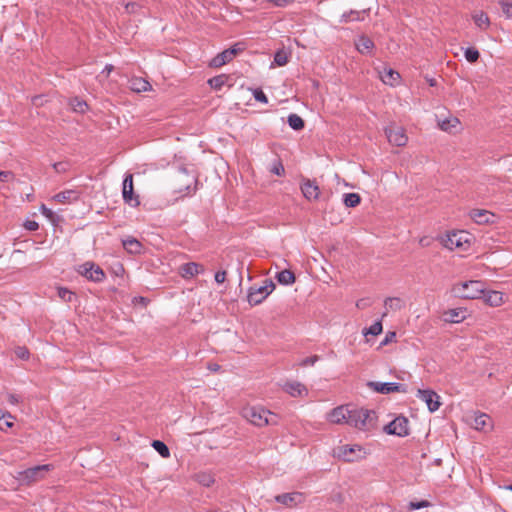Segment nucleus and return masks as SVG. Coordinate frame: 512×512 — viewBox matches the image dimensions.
Here are the masks:
<instances>
[{
    "mask_svg": "<svg viewBox=\"0 0 512 512\" xmlns=\"http://www.w3.org/2000/svg\"><path fill=\"white\" fill-rule=\"evenodd\" d=\"M196 481L205 487H210L214 484L215 478L211 473L200 472L196 475Z\"/></svg>",
    "mask_w": 512,
    "mask_h": 512,
    "instance_id": "nucleus-31",
    "label": "nucleus"
},
{
    "mask_svg": "<svg viewBox=\"0 0 512 512\" xmlns=\"http://www.w3.org/2000/svg\"><path fill=\"white\" fill-rule=\"evenodd\" d=\"M417 397L422 400L429 412H436L442 405L441 396L430 388L418 389Z\"/></svg>",
    "mask_w": 512,
    "mask_h": 512,
    "instance_id": "nucleus-6",
    "label": "nucleus"
},
{
    "mask_svg": "<svg viewBox=\"0 0 512 512\" xmlns=\"http://www.w3.org/2000/svg\"><path fill=\"white\" fill-rule=\"evenodd\" d=\"M363 450L360 446H342L339 448V456L347 462H353L363 457Z\"/></svg>",
    "mask_w": 512,
    "mask_h": 512,
    "instance_id": "nucleus-14",
    "label": "nucleus"
},
{
    "mask_svg": "<svg viewBox=\"0 0 512 512\" xmlns=\"http://www.w3.org/2000/svg\"><path fill=\"white\" fill-rule=\"evenodd\" d=\"M368 305L367 301L365 299H360L357 301L356 306L359 309H364Z\"/></svg>",
    "mask_w": 512,
    "mask_h": 512,
    "instance_id": "nucleus-58",
    "label": "nucleus"
},
{
    "mask_svg": "<svg viewBox=\"0 0 512 512\" xmlns=\"http://www.w3.org/2000/svg\"><path fill=\"white\" fill-rule=\"evenodd\" d=\"M242 416L255 426L276 425V421L268 419L270 411L258 406H245L241 410Z\"/></svg>",
    "mask_w": 512,
    "mask_h": 512,
    "instance_id": "nucleus-3",
    "label": "nucleus"
},
{
    "mask_svg": "<svg viewBox=\"0 0 512 512\" xmlns=\"http://www.w3.org/2000/svg\"><path fill=\"white\" fill-rule=\"evenodd\" d=\"M452 292L459 298L478 299L484 294V283L477 280L457 283L453 286Z\"/></svg>",
    "mask_w": 512,
    "mask_h": 512,
    "instance_id": "nucleus-2",
    "label": "nucleus"
},
{
    "mask_svg": "<svg viewBox=\"0 0 512 512\" xmlns=\"http://www.w3.org/2000/svg\"><path fill=\"white\" fill-rule=\"evenodd\" d=\"M129 83L131 90L138 93L145 92L151 89V84L141 77H134L129 81Z\"/></svg>",
    "mask_w": 512,
    "mask_h": 512,
    "instance_id": "nucleus-25",
    "label": "nucleus"
},
{
    "mask_svg": "<svg viewBox=\"0 0 512 512\" xmlns=\"http://www.w3.org/2000/svg\"><path fill=\"white\" fill-rule=\"evenodd\" d=\"M289 56L286 51L278 50L274 55V63L278 66H284L288 63Z\"/></svg>",
    "mask_w": 512,
    "mask_h": 512,
    "instance_id": "nucleus-38",
    "label": "nucleus"
},
{
    "mask_svg": "<svg viewBox=\"0 0 512 512\" xmlns=\"http://www.w3.org/2000/svg\"><path fill=\"white\" fill-rule=\"evenodd\" d=\"M471 219L477 224L494 223L495 215L487 210L474 209L470 212Z\"/></svg>",
    "mask_w": 512,
    "mask_h": 512,
    "instance_id": "nucleus-18",
    "label": "nucleus"
},
{
    "mask_svg": "<svg viewBox=\"0 0 512 512\" xmlns=\"http://www.w3.org/2000/svg\"><path fill=\"white\" fill-rule=\"evenodd\" d=\"M267 3L273 4L276 7H285L295 0H265Z\"/></svg>",
    "mask_w": 512,
    "mask_h": 512,
    "instance_id": "nucleus-51",
    "label": "nucleus"
},
{
    "mask_svg": "<svg viewBox=\"0 0 512 512\" xmlns=\"http://www.w3.org/2000/svg\"><path fill=\"white\" fill-rule=\"evenodd\" d=\"M14 353L17 356V358H19L21 360H27L30 355L29 350L24 346L16 347L14 350Z\"/></svg>",
    "mask_w": 512,
    "mask_h": 512,
    "instance_id": "nucleus-45",
    "label": "nucleus"
},
{
    "mask_svg": "<svg viewBox=\"0 0 512 512\" xmlns=\"http://www.w3.org/2000/svg\"><path fill=\"white\" fill-rule=\"evenodd\" d=\"M50 470V465H38L35 467L28 468L23 471H19L15 478L21 483L30 485L44 478L47 471Z\"/></svg>",
    "mask_w": 512,
    "mask_h": 512,
    "instance_id": "nucleus-4",
    "label": "nucleus"
},
{
    "mask_svg": "<svg viewBox=\"0 0 512 512\" xmlns=\"http://www.w3.org/2000/svg\"><path fill=\"white\" fill-rule=\"evenodd\" d=\"M471 425L476 430L486 431L492 428V421L489 415L485 413H478L473 416Z\"/></svg>",
    "mask_w": 512,
    "mask_h": 512,
    "instance_id": "nucleus-19",
    "label": "nucleus"
},
{
    "mask_svg": "<svg viewBox=\"0 0 512 512\" xmlns=\"http://www.w3.org/2000/svg\"><path fill=\"white\" fill-rule=\"evenodd\" d=\"M439 127L445 132H452L459 124L460 121L456 117L448 118L443 121H439Z\"/></svg>",
    "mask_w": 512,
    "mask_h": 512,
    "instance_id": "nucleus-30",
    "label": "nucleus"
},
{
    "mask_svg": "<svg viewBox=\"0 0 512 512\" xmlns=\"http://www.w3.org/2000/svg\"><path fill=\"white\" fill-rule=\"evenodd\" d=\"M445 320L452 323H459L466 318V309L455 308L444 312Z\"/></svg>",
    "mask_w": 512,
    "mask_h": 512,
    "instance_id": "nucleus-21",
    "label": "nucleus"
},
{
    "mask_svg": "<svg viewBox=\"0 0 512 512\" xmlns=\"http://www.w3.org/2000/svg\"><path fill=\"white\" fill-rule=\"evenodd\" d=\"M4 425H5V426H7V427H11V426H12V423H11V422H9V421H5V422H4Z\"/></svg>",
    "mask_w": 512,
    "mask_h": 512,
    "instance_id": "nucleus-64",
    "label": "nucleus"
},
{
    "mask_svg": "<svg viewBox=\"0 0 512 512\" xmlns=\"http://www.w3.org/2000/svg\"><path fill=\"white\" fill-rule=\"evenodd\" d=\"M500 5L502 8L503 14L507 18H511L512 17V3L502 0V1H500Z\"/></svg>",
    "mask_w": 512,
    "mask_h": 512,
    "instance_id": "nucleus-46",
    "label": "nucleus"
},
{
    "mask_svg": "<svg viewBox=\"0 0 512 512\" xmlns=\"http://www.w3.org/2000/svg\"><path fill=\"white\" fill-rule=\"evenodd\" d=\"M480 57L479 51L475 48H467L465 58L470 63H475Z\"/></svg>",
    "mask_w": 512,
    "mask_h": 512,
    "instance_id": "nucleus-43",
    "label": "nucleus"
},
{
    "mask_svg": "<svg viewBox=\"0 0 512 512\" xmlns=\"http://www.w3.org/2000/svg\"><path fill=\"white\" fill-rule=\"evenodd\" d=\"M13 178V173L11 171H0V181L8 182Z\"/></svg>",
    "mask_w": 512,
    "mask_h": 512,
    "instance_id": "nucleus-55",
    "label": "nucleus"
},
{
    "mask_svg": "<svg viewBox=\"0 0 512 512\" xmlns=\"http://www.w3.org/2000/svg\"><path fill=\"white\" fill-rule=\"evenodd\" d=\"M350 406L351 405H342V406H338V407L334 408L328 414V420L334 424L346 423L347 419H348V415L350 413Z\"/></svg>",
    "mask_w": 512,
    "mask_h": 512,
    "instance_id": "nucleus-15",
    "label": "nucleus"
},
{
    "mask_svg": "<svg viewBox=\"0 0 512 512\" xmlns=\"http://www.w3.org/2000/svg\"><path fill=\"white\" fill-rule=\"evenodd\" d=\"M483 297H484V301L485 303H487L488 305L492 306V307H498L500 305L503 304L504 300H503V293L502 292H499V291H488L487 293L484 292V294H482Z\"/></svg>",
    "mask_w": 512,
    "mask_h": 512,
    "instance_id": "nucleus-22",
    "label": "nucleus"
},
{
    "mask_svg": "<svg viewBox=\"0 0 512 512\" xmlns=\"http://www.w3.org/2000/svg\"><path fill=\"white\" fill-rule=\"evenodd\" d=\"M209 368L213 371H216V370H218L219 366L217 364H214V365L209 366Z\"/></svg>",
    "mask_w": 512,
    "mask_h": 512,
    "instance_id": "nucleus-63",
    "label": "nucleus"
},
{
    "mask_svg": "<svg viewBox=\"0 0 512 512\" xmlns=\"http://www.w3.org/2000/svg\"><path fill=\"white\" fill-rule=\"evenodd\" d=\"M70 105L72 109L78 113H84L88 108L87 103L85 101L80 100L79 98H73L70 101Z\"/></svg>",
    "mask_w": 512,
    "mask_h": 512,
    "instance_id": "nucleus-37",
    "label": "nucleus"
},
{
    "mask_svg": "<svg viewBox=\"0 0 512 512\" xmlns=\"http://www.w3.org/2000/svg\"><path fill=\"white\" fill-rule=\"evenodd\" d=\"M382 323L381 321H376L374 324H372L368 329H364V334L365 335H373V336H377L379 335L381 332H382Z\"/></svg>",
    "mask_w": 512,
    "mask_h": 512,
    "instance_id": "nucleus-42",
    "label": "nucleus"
},
{
    "mask_svg": "<svg viewBox=\"0 0 512 512\" xmlns=\"http://www.w3.org/2000/svg\"><path fill=\"white\" fill-rule=\"evenodd\" d=\"M8 401L11 404H17L19 402V397L17 395H14V394H9L8 395Z\"/></svg>",
    "mask_w": 512,
    "mask_h": 512,
    "instance_id": "nucleus-57",
    "label": "nucleus"
},
{
    "mask_svg": "<svg viewBox=\"0 0 512 512\" xmlns=\"http://www.w3.org/2000/svg\"><path fill=\"white\" fill-rule=\"evenodd\" d=\"M24 227L29 231H36L39 228V225L36 221L33 220H27L24 223Z\"/></svg>",
    "mask_w": 512,
    "mask_h": 512,
    "instance_id": "nucleus-53",
    "label": "nucleus"
},
{
    "mask_svg": "<svg viewBox=\"0 0 512 512\" xmlns=\"http://www.w3.org/2000/svg\"><path fill=\"white\" fill-rule=\"evenodd\" d=\"M79 198V193L75 190H65L54 196V200L59 203H70L76 201Z\"/></svg>",
    "mask_w": 512,
    "mask_h": 512,
    "instance_id": "nucleus-24",
    "label": "nucleus"
},
{
    "mask_svg": "<svg viewBox=\"0 0 512 512\" xmlns=\"http://www.w3.org/2000/svg\"><path fill=\"white\" fill-rule=\"evenodd\" d=\"M385 308L388 310H400L403 307V302L398 297H389L384 302Z\"/></svg>",
    "mask_w": 512,
    "mask_h": 512,
    "instance_id": "nucleus-34",
    "label": "nucleus"
},
{
    "mask_svg": "<svg viewBox=\"0 0 512 512\" xmlns=\"http://www.w3.org/2000/svg\"><path fill=\"white\" fill-rule=\"evenodd\" d=\"M203 272V265L196 262L185 263L179 268V273L183 278H191Z\"/></svg>",
    "mask_w": 512,
    "mask_h": 512,
    "instance_id": "nucleus-17",
    "label": "nucleus"
},
{
    "mask_svg": "<svg viewBox=\"0 0 512 512\" xmlns=\"http://www.w3.org/2000/svg\"><path fill=\"white\" fill-rule=\"evenodd\" d=\"M367 384L374 385V384H395V383L394 382H373V381H370Z\"/></svg>",
    "mask_w": 512,
    "mask_h": 512,
    "instance_id": "nucleus-62",
    "label": "nucleus"
},
{
    "mask_svg": "<svg viewBox=\"0 0 512 512\" xmlns=\"http://www.w3.org/2000/svg\"><path fill=\"white\" fill-rule=\"evenodd\" d=\"M431 506H432V504L428 500H421V501H410L407 508L409 511H413V510H418V509L427 508V507H431Z\"/></svg>",
    "mask_w": 512,
    "mask_h": 512,
    "instance_id": "nucleus-41",
    "label": "nucleus"
},
{
    "mask_svg": "<svg viewBox=\"0 0 512 512\" xmlns=\"http://www.w3.org/2000/svg\"><path fill=\"white\" fill-rule=\"evenodd\" d=\"M227 77L225 75L215 76L208 80L209 85L215 89L220 90L226 83Z\"/></svg>",
    "mask_w": 512,
    "mask_h": 512,
    "instance_id": "nucleus-36",
    "label": "nucleus"
},
{
    "mask_svg": "<svg viewBox=\"0 0 512 512\" xmlns=\"http://www.w3.org/2000/svg\"><path fill=\"white\" fill-rule=\"evenodd\" d=\"M284 391L291 397H305L308 395L307 386H283Z\"/></svg>",
    "mask_w": 512,
    "mask_h": 512,
    "instance_id": "nucleus-27",
    "label": "nucleus"
},
{
    "mask_svg": "<svg viewBox=\"0 0 512 512\" xmlns=\"http://www.w3.org/2000/svg\"><path fill=\"white\" fill-rule=\"evenodd\" d=\"M58 295L61 299H63L66 302L72 301V298L74 296V294L66 288H60L58 291Z\"/></svg>",
    "mask_w": 512,
    "mask_h": 512,
    "instance_id": "nucleus-47",
    "label": "nucleus"
},
{
    "mask_svg": "<svg viewBox=\"0 0 512 512\" xmlns=\"http://www.w3.org/2000/svg\"><path fill=\"white\" fill-rule=\"evenodd\" d=\"M78 272L87 279L94 282H102L105 279V273L100 266L93 262H86L79 266Z\"/></svg>",
    "mask_w": 512,
    "mask_h": 512,
    "instance_id": "nucleus-9",
    "label": "nucleus"
},
{
    "mask_svg": "<svg viewBox=\"0 0 512 512\" xmlns=\"http://www.w3.org/2000/svg\"><path fill=\"white\" fill-rule=\"evenodd\" d=\"M267 417L268 419H270L271 421H276V424L278 423V417L275 415V414H272L270 412V414H267Z\"/></svg>",
    "mask_w": 512,
    "mask_h": 512,
    "instance_id": "nucleus-61",
    "label": "nucleus"
},
{
    "mask_svg": "<svg viewBox=\"0 0 512 512\" xmlns=\"http://www.w3.org/2000/svg\"><path fill=\"white\" fill-rule=\"evenodd\" d=\"M242 51V48L239 46V44L234 45L233 47L226 49L222 51L221 53L217 54L210 62L211 67H221L228 62H230L236 55H238L239 52Z\"/></svg>",
    "mask_w": 512,
    "mask_h": 512,
    "instance_id": "nucleus-10",
    "label": "nucleus"
},
{
    "mask_svg": "<svg viewBox=\"0 0 512 512\" xmlns=\"http://www.w3.org/2000/svg\"><path fill=\"white\" fill-rule=\"evenodd\" d=\"M32 101H33V104L36 106L42 105V103H43L42 96H36L33 98Z\"/></svg>",
    "mask_w": 512,
    "mask_h": 512,
    "instance_id": "nucleus-60",
    "label": "nucleus"
},
{
    "mask_svg": "<svg viewBox=\"0 0 512 512\" xmlns=\"http://www.w3.org/2000/svg\"><path fill=\"white\" fill-rule=\"evenodd\" d=\"M122 195L127 204L131 206H138L140 204L138 196L134 194L132 174H127L123 180Z\"/></svg>",
    "mask_w": 512,
    "mask_h": 512,
    "instance_id": "nucleus-11",
    "label": "nucleus"
},
{
    "mask_svg": "<svg viewBox=\"0 0 512 512\" xmlns=\"http://www.w3.org/2000/svg\"><path fill=\"white\" fill-rule=\"evenodd\" d=\"M270 172L273 173V174H276L278 176H283L284 173H285V169H284V166L282 164V162L277 159L275 160L271 167H270Z\"/></svg>",
    "mask_w": 512,
    "mask_h": 512,
    "instance_id": "nucleus-44",
    "label": "nucleus"
},
{
    "mask_svg": "<svg viewBox=\"0 0 512 512\" xmlns=\"http://www.w3.org/2000/svg\"><path fill=\"white\" fill-rule=\"evenodd\" d=\"M355 46L361 54H368L374 48V43L369 37L362 35L356 40Z\"/></svg>",
    "mask_w": 512,
    "mask_h": 512,
    "instance_id": "nucleus-23",
    "label": "nucleus"
},
{
    "mask_svg": "<svg viewBox=\"0 0 512 512\" xmlns=\"http://www.w3.org/2000/svg\"><path fill=\"white\" fill-rule=\"evenodd\" d=\"M362 19H363L362 13L359 11H350V12L344 13L342 15V21L345 23L351 22V21H360Z\"/></svg>",
    "mask_w": 512,
    "mask_h": 512,
    "instance_id": "nucleus-40",
    "label": "nucleus"
},
{
    "mask_svg": "<svg viewBox=\"0 0 512 512\" xmlns=\"http://www.w3.org/2000/svg\"><path fill=\"white\" fill-rule=\"evenodd\" d=\"M124 249L131 254H139L142 250V244L133 237H128L122 241Z\"/></svg>",
    "mask_w": 512,
    "mask_h": 512,
    "instance_id": "nucleus-26",
    "label": "nucleus"
},
{
    "mask_svg": "<svg viewBox=\"0 0 512 512\" xmlns=\"http://www.w3.org/2000/svg\"><path fill=\"white\" fill-rule=\"evenodd\" d=\"M395 337H396L395 332H388L380 345L381 346L387 345L388 343L392 342L395 339Z\"/></svg>",
    "mask_w": 512,
    "mask_h": 512,
    "instance_id": "nucleus-56",
    "label": "nucleus"
},
{
    "mask_svg": "<svg viewBox=\"0 0 512 512\" xmlns=\"http://www.w3.org/2000/svg\"><path fill=\"white\" fill-rule=\"evenodd\" d=\"M465 243H468V234L464 231L450 233L444 240V246L450 250L461 248Z\"/></svg>",
    "mask_w": 512,
    "mask_h": 512,
    "instance_id": "nucleus-13",
    "label": "nucleus"
},
{
    "mask_svg": "<svg viewBox=\"0 0 512 512\" xmlns=\"http://www.w3.org/2000/svg\"><path fill=\"white\" fill-rule=\"evenodd\" d=\"M288 124L292 129L296 131L302 130L305 125L304 120L295 113H292L288 116Z\"/></svg>",
    "mask_w": 512,
    "mask_h": 512,
    "instance_id": "nucleus-33",
    "label": "nucleus"
},
{
    "mask_svg": "<svg viewBox=\"0 0 512 512\" xmlns=\"http://www.w3.org/2000/svg\"><path fill=\"white\" fill-rule=\"evenodd\" d=\"M191 184H196V179L194 177L191 178L190 184H188L185 188L186 194H189L191 191L195 190V187L193 189L191 188Z\"/></svg>",
    "mask_w": 512,
    "mask_h": 512,
    "instance_id": "nucleus-59",
    "label": "nucleus"
},
{
    "mask_svg": "<svg viewBox=\"0 0 512 512\" xmlns=\"http://www.w3.org/2000/svg\"><path fill=\"white\" fill-rule=\"evenodd\" d=\"M114 66L111 64H107L102 72L97 76L100 80L105 79L109 76V74L113 71Z\"/></svg>",
    "mask_w": 512,
    "mask_h": 512,
    "instance_id": "nucleus-52",
    "label": "nucleus"
},
{
    "mask_svg": "<svg viewBox=\"0 0 512 512\" xmlns=\"http://www.w3.org/2000/svg\"><path fill=\"white\" fill-rule=\"evenodd\" d=\"M152 447L163 457L168 458L170 456V451L167 445L160 441V440H154L152 442Z\"/></svg>",
    "mask_w": 512,
    "mask_h": 512,
    "instance_id": "nucleus-35",
    "label": "nucleus"
},
{
    "mask_svg": "<svg viewBox=\"0 0 512 512\" xmlns=\"http://www.w3.org/2000/svg\"><path fill=\"white\" fill-rule=\"evenodd\" d=\"M343 202L346 207H356L361 202V197L357 193H346L343 196Z\"/></svg>",
    "mask_w": 512,
    "mask_h": 512,
    "instance_id": "nucleus-32",
    "label": "nucleus"
},
{
    "mask_svg": "<svg viewBox=\"0 0 512 512\" xmlns=\"http://www.w3.org/2000/svg\"><path fill=\"white\" fill-rule=\"evenodd\" d=\"M275 501L289 508L302 504L305 500L301 492L283 493L275 496Z\"/></svg>",
    "mask_w": 512,
    "mask_h": 512,
    "instance_id": "nucleus-12",
    "label": "nucleus"
},
{
    "mask_svg": "<svg viewBox=\"0 0 512 512\" xmlns=\"http://www.w3.org/2000/svg\"><path fill=\"white\" fill-rule=\"evenodd\" d=\"M385 134L389 143L397 147L405 146L408 141L404 128L394 123L385 128Z\"/></svg>",
    "mask_w": 512,
    "mask_h": 512,
    "instance_id": "nucleus-7",
    "label": "nucleus"
},
{
    "mask_svg": "<svg viewBox=\"0 0 512 512\" xmlns=\"http://www.w3.org/2000/svg\"><path fill=\"white\" fill-rule=\"evenodd\" d=\"M409 420L404 416H398L384 426V431L389 435L405 437L409 434Z\"/></svg>",
    "mask_w": 512,
    "mask_h": 512,
    "instance_id": "nucleus-8",
    "label": "nucleus"
},
{
    "mask_svg": "<svg viewBox=\"0 0 512 512\" xmlns=\"http://www.w3.org/2000/svg\"><path fill=\"white\" fill-rule=\"evenodd\" d=\"M275 285L272 281H266V284L260 287H251L249 289L247 300L250 305H258L274 290Z\"/></svg>",
    "mask_w": 512,
    "mask_h": 512,
    "instance_id": "nucleus-5",
    "label": "nucleus"
},
{
    "mask_svg": "<svg viewBox=\"0 0 512 512\" xmlns=\"http://www.w3.org/2000/svg\"><path fill=\"white\" fill-rule=\"evenodd\" d=\"M301 191L303 193V196L309 201L317 200L319 198V187L315 181H312L310 179L303 180L301 184Z\"/></svg>",
    "mask_w": 512,
    "mask_h": 512,
    "instance_id": "nucleus-16",
    "label": "nucleus"
},
{
    "mask_svg": "<svg viewBox=\"0 0 512 512\" xmlns=\"http://www.w3.org/2000/svg\"><path fill=\"white\" fill-rule=\"evenodd\" d=\"M69 167V163L64 161L53 164V168L57 173H65L69 170Z\"/></svg>",
    "mask_w": 512,
    "mask_h": 512,
    "instance_id": "nucleus-48",
    "label": "nucleus"
},
{
    "mask_svg": "<svg viewBox=\"0 0 512 512\" xmlns=\"http://www.w3.org/2000/svg\"><path fill=\"white\" fill-rule=\"evenodd\" d=\"M277 281L283 285H290L295 282V275L290 270H282L276 275Z\"/></svg>",
    "mask_w": 512,
    "mask_h": 512,
    "instance_id": "nucleus-28",
    "label": "nucleus"
},
{
    "mask_svg": "<svg viewBox=\"0 0 512 512\" xmlns=\"http://www.w3.org/2000/svg\"><path fill=\"white\" fill-rule=\"evenodd\" d=\"M254 98L261 103H268V98L261 89H255L253 92Z\"/></svg>",
    "mask_w": 512,
    "mask_h": 512,
    "instance_id": "nucleus-50",
    "label": "nucleus"
},
{
    "mask_svg": "<svg viewBox=\"0 0 512 512\" xmlns=\"http://www.w3.org/2000/svg\"><path fill=\"white\" fill-rule=\"evenodd\" d=\"M226 271H217L215 273V281L218 283V284H222L225 280H226Z\"/></svg>",
    "mask_w": 512,
    "mask_h": 512,
    "instance_id": "nucleus-54",
    "label": "nucleus"
},
{
    "mask_svg": "<svg viewBox=\"0 0 512 512\" xmlns=\"http://www.w3.org/2000/svg\"><path fill=\"white\" fill-rule=\"evenodd\" d=\"M380 79L383 81V83L394 86L399 82L400 74L387 67H383L382 70L378 71Z\"/></svg>",
    "mask_w": 512,
    "mask_h": 512,
    "instance_id": "nucleus-20",
    "label": "nucleus"
},
{
    "mask_svg": "<svg viewBox=\"0 0 512 512\" xmlns=\"http://www.w3.org/2000/svg\"><path fill=\"white\" fill-rule=\"evenodd\" d=\"M472 18L475 22V24L480 28V29H487L490 25V20H489V17L487 16L486 13L484 12H479V13H475L472 15Z\"/></svg>",
    "mask_w": 512,
    "mask_h": 512,
    "instance_id": "nucleus-29",
    "label": "nucleus"
},
{
    "mask_svg": "<svg viewBox=\"0 0 512 512\" xmlns=\"http://www.w3.org/2000/svg\"><path fill=\"white\" fill-rule=\"evenodd\" d=\"M318 360H319V356H317V355L309 356V357H306L303 360H301L299 365L303 366V367L313 366Z\"/></svg>",
    "mask_w": 512,
    "mask_h": 512,
    "instance_id": "nucleus-49",
    "label": "nucleus"
},
{
    "mask_svg": "<svg viewBox=\"0 0 512 512\" xmlns=\"http://www.w3.org/2000/svg\"><path fill=\"white\" fill-rule=\"evenodd\" d=\"M374 390L378 393L389 394L392 392H404V389H401L402 386H372Z\"/></svg>",
    "mask_w": 512,
    "mask_h": 512,
    "instance_id": "nucleus-39",
    "label": "nucleus"
},
{
    "mask_svg": "<svg viewBox=\"0 0 512 512\" xmlns=\"http://www.w3.org/2000/svg\"><path fill=\"white\" fill-rule=\"evenodd\" d=\"M377 415L373 410L350 406V413L346 424L359 430L370 431L376 427Z\"/></svg>",
    "mask_w": 512,
    "mask_h": 512,
    "instance_id": "nucleus-1",
    "label": "nucleus"
}]
</instances>
